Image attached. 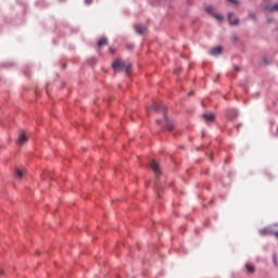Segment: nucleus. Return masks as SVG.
<instances>
[{"label": "nucleus", "instance_id": "a211bd4d", "mask_svg": "<svg viewBox=\"0 0 278 278\" xmlns=\"http://www.w3.org/2000/svg\"><path fill=\"white\" fill-rule=\"evenodd\" d=\"M93 0H85L86 5H90Z\"/></svg>", "mask_w": 278, "mask_h": 278}, {"label": "nucleus", "instance_id": "c85d7f7f", "mask_svg": "<svg viewBox=\"0 0 278 278\" xmlns=\"http://www.w3.org/2000/svg\"><path fill=\"white\" fill-rule=\"evenodd\" d=\"M191 94H192V92L189 93V96H191Z\"/></svg>", "mask_w": 278, "mask_h": 278}, {"label": "nucleus", "instance_id": "0eeeda50", "mask_svg": "<svg viewBox=\"0 0 278 278\" xmlns=\"http://www.w3.org/2000/svg\"><path fill=\"white\" fill-rule=\"evenodd\" d=\"M220 53H223V47L220 46H217L210 51V55L213 56L220 55Z\"/></svg>", "mask_w": 278, "mask_h": 278}, {"label": "nucleus", "instance_id": "39448f33", "mask_svg": "<svg viewBox=\"0 0 278 278\" xmlns=\"http://www.w3.org/2000/svg\"><path fill=\"white\" fill-rule=\"evenodd\" d=\"M135 29H136L137 34H139L141 36L147 34V25H144V24H137L135 26Z\"/></svg>", "mask_w": 278, "mask_h": 278}, {"label": "nucleus", "instance_id": "aec40b11", "mask_svg": "<svg viewBox=\"0 0 278 278\" xmlns=\"http://www.w3.org/2000/svg\"><path fill=\"white\" fill-rule=\"evenodd\" d=\"M274 264H277V255H273Z\"/></svg>", "mask_w": 278, "mask_h": 278}, {"label": "nucleus", "instance_id": "9b49d317", "mask_svg": "<svg viewBox=\"0 0 278 278\" xmlns=\"http://www.w3.org/2000/svg\"><path fill=\"white\" fill-rule=\"evenodd\" d=\"M105 46H108V38L105 37L100 38L98 41V49H102V47H105Z\"/></svg>", "mask_w": 278, "mask_h": 278}, {"label": "nucleus", "instance_id": "393cba45", "mask_svg": "<svg viewBox=\"0 0 278 278\" xmlns=\"http://www.w3.org/2000/svg\"><path fill=\"white\" fill-rule=\"evenodd\" d=\"M110 51H111V53H114V49L111 48Z\"/></svg>", "mask_w": 278, "mask_h": 278}, {"label": "nucleus", "instance_id": "5701e85b", "mask_svg": "<svg viewBox=\"0 0 278 278\" xmlns=\"http://www.w3.org/2000/svg\"><path fill=\"white\" fill-rule=\"evenodd\" d=\"M273 233H274V236L278 239V231L273 232Z\"/></svg>", "mask_w": 278, "mask_h": 278}, {"label": "nucleus", "instance_id": "7ed1b4c3", "mask_svg": "<svg viewBox=\"0 0 278 278\" xmlns=\"http://www.w3.org/2000/svg\"><path fill=\"white\" fill-rule=\"evenodd\" d=\"M150 168L156 175H160L162 173V168L160 167V163H157V161H155V160L150 162Z\"/></svg>", "mask_w": 278, "mask_h": 278}, {"label": "nucleus", "instance_id": "f257e3e1", "mask_svg": "<svg viewBox=\"0 0 278 278\" xmlns=\"http://www.w3.org/2000/svg\"><path fill=\"white\" fill-rule=\"evenodd\" d=\"M112 68L115 71V73H118L125 68L126 75H131V64L126 65L125 61L122 59H116L112 64Z\"/></svg>", "mask_w": 278, "mask_h": 278}, {"label": "nucleus", "instance_id": "f03ea898", "mask_svg": "<svg viewBox=\"0 0 278 278\" xmlns=\"http://www.w3.org/2000/svg\"><path fill=\"white\" fill-rule=\"evenodd\" d=\"M205 10H206L207 14H211V16H214V18H216V21H223V15L217 14L216 9H214V7H212V5L206 7Z\"/></svg>", "mask_w": 278, "mask_h": 278}, {"label": "nucleus", "instance_id": "dca6fc26", "mask_svg": "<svg viewBox=\"0 0 278 278\" xmlns=\"http://www.w3.org/2000/svg\"><path fill=\"white\" fill-rule=\"evenodd\" d=\"M230 40H231V42H238V40H240V38H238L237 35H233L230 37Z\"/></svg>", "mask_w": 278, "mask_h": 278}, {"label": "nucleus", "instance_id": "b1692460", "mask_svg": "<svg viewBox=\"0 0 278 278\" xmlns=\"http://www.w3.org/2000/svg\"><path fill=\"white\" fill-rule=\"evenodd\" d=\"M179 71H181V68H176V70H175V73H179Z\"/></svg>", "mask_w": 278, "mask_h": 278}, {"label": "nucleus", "instance_id": "1a4fd4ad", "mask_svg": "<svg viewBox=\"0 0 278 278\" xmlns=\"http://www.w3.org/2000/svg\"><path fill=\"white\" fill-rule=\"evenodd\" d=\"M151 110L154 112H166V106H164V104H154Z\"/></svg>", "mask_w": 278, "mask_h": 278}, {"label": "nucleus", "instance_id": "423d86ee", "mask_svg": "<svg viewBox=\"0 0 278 278\" xmlns=\"http://www.w3.org/2000/svg\"><path fill=\"white\" fill-rule=\"evenodd\" d=\"M228 21L230 25H240V18L235 17L233 13L228 14Z\"/></svg>", "mask_w": 278, "mask_h": 278}, {"label": "nucleus", "instance_id": "f3484780", "mask_svg": "<svg viewBox=\"0 0 278 278\" xmlns=\"http://www.w3.org/2000/svg\"><path fill=\"white\" fill-rule=\"evenodd\" d=\"M249 18H251L252 21H255V18H257V16L255 15V13H249Z\"/></svg>", "mask_w": 278, "mask_h": 278}, {"label": "nucleus", "instance_id": "412c9836", "mask_svg": "<svg viewBox=\"0 0 278 278\" xmlns=\"http://www.w3.org/2000/svg\"><path fill=\"white\" fill-rule=\"evenodd\" d=\"M230 3H236L238 4V0H228Z\"/></svg>", "mask_w": 278, "mask_h": 278}, {"label": "nucleus", "instance_id": "a878e982", "mask_svg": "<svg viewBox=\"0 0 278 278\" xmlns=\"http://www.w3.org/2000/svg\"><path fill=\"white\" fill-rule=\"evenodd\" d=\"M0 275H3V270L0 269Z\"/></svg>", "mask_w": 278, "mask_h": 278}, {"label": "nucleus", "instance_id": "4468645a", "mask_svg": "<svg viewBox=\"0 0 278 278\" xmlns=\"http://www.w3.org/2000/svg\"><path fill=\"white\" fill-rule=\"evenodd\" d=\"M245 269H247V273H251V274L255 273V267L252 264L247 263Z\"/></svg>", "mask_w": 278, "mask_h": 278}, {"label": "nucleus", "instance_id": "ddd939ff", "mask_svg": "<svg viewBox=\"0 0 278 278\" xmlns=\"http://www.w3.org/2000/svg\"><path fill=\"white\" fill-rule=\"evenodd\" d=\"M261 236H268V233H273V228L267 227L260 230Z\"/></svg>", "mask_w": 278, "mask_h": 278}, {"label": "nucleus", "instance_id": "c756f323", "mask_svg": "<svg viewBox=\"0 0 278 278\" xmlns=\"http://www.w3.org/2000/svg\"><path fill=\"white\" fill-rule=\"evenodd\" d=\"M60 1H64V0H60Z\"/></svg>", "mask_w": 278, "mask_h": 278}, {"label": "nucleus", "instance_id": "2eb2a0df", "mask_svg": "<svg viewBox=\"0 0 278 278\" xmlns=\"http://www.w3.org/2000/svg\"><path fill=\"white\" fill-rule=\"evenodd\" d=\"M16 179L22 180L23 179V172L21 169L15 170Z\"/></svg>", "mask_w": 278, "mask_h": 278}, {"label": "nucleus", "instance_id": "9d476101", "mask_svg": "<svg viewBox=\"0 0 278 278\" xmlns=\"http://www.w3.org/2000/svg\"><path fill=\"white\" fill-rule=\"evenodd\" d=\"M266 12H278V3L277 4H267L265 7Z\"/></svg>", "mask_w": 278, "mask_h": 278}, {"label": "nucleus", "instance_id": "4be33fe9", "mask_svg": "<svg viewBox=\"0 0 278 278\" xmlns=\"http://www.w3.org/2000/svg\"><path fill=\"white\" fill-rule=\"evenodd\" d=\"M157 125H162V121L156 119Z\"/></svg>", "mask_w": 278, "mask_h": 278}, {"label": "nucleus", "instance_id": "f8f14e48", "mask_svg": "<svg viewBox=\"0 0 278 278\" xmlns=\"http://www.w3.org/2000/svg\"><path fill=\"white\" fill-rule=\"evenodd\" d=\"M25 142H27V137L22 132L17 139V144L23 146Z\"/></svg>", "mask_w": 278, "mask_h": 278}, {"label": "nucleus", "instance_id": "bb28decb", "mask_svg": "<svg viewBox=\"0 0 278 278\" xmlns=\"http://www.w3.org/2000/svg\"><path fill=\"white\" fill-rule=\"evenodd\" d=\"M235 116H238V113L235 111Z\"/></svg>", "mask_w": 278, "mask_h": 278}, {"label": "nucleus", "instance_id": "20e7f679", "mask_svg": "<svg viewBox=\"0 0 278 278\" xmlns=\"http://www.w3.org/2000/svg\"><path fill=\"white\" fill-rule=\"evenodd\" d=\"M163 125L164 128L167 129V131H173L175 127V125H173V122L166 115H164Z\"/></svg>", "mask_w": 278, "mask_h": 278}, {"label": "nucleus", "instance_id": "6ab92c4d", "mask_svg": "<svg viewBox=\"0 0 278 278\" xmlns=\"http://www.w3.org/2000/svg\"><path fill=\"white\" fill-rule=\"evenodd\" d=\"M126 47H127V49H129V50L134 49V45H131V43H128Z\"/></svg>", "mask_w": 278, "mask_h": 278}, {"label": "nucleus", "instance_id": "cd10ccee", "mask_svg": "<svg viewBox=\"0 0 278 278\" xmlns=\"http://www.w3.org/2000/svg\"><path fill=\"white\" fill-rule=\"evenodd\" d=\"M236 71H240V68L236 67Z\"/></svg>", "mask_w": 278, "mask_h": 278}, {"label": "nucleus", "instance_id": "6e6552de", "mask_svg": "<svg viewBox=\"0 0 278 278\" xmlns=\"http://www.w3.org/2000/svg\"><path fill=\"white\" fill-rule=\"evenodd\" d=\"M203 118L206 121V123H214V118H216V116L214 113H204Z\"/></svg>", "mask_w": 278, "mask_h": 278}]
</instances>
